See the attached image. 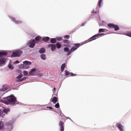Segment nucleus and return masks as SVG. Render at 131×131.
<instances>
[{"instance_id": "28", "label": "nucleus", "mask_w": 131, "mask_h": 131, "mask_svg": "<svg viewBox=\"0 0 131 131\" xmlns=\"http://www.w3.org/2000/svg\"><path fill=\"white\" fill-rule=\"evenodd\" d=\"M40 38H41V37L40 36H36L35 37V39L36 41H37L39 40L40 39Z\"/></svg>"}, {"instance_id": "35", "label": "nucleus", "mask_w": 131, "mask_h": 131, "mask_svg": "<svg viewBox=\"0 0 131 131\" xmlns=\"http://www.w3.org/2000/svg\"><path fill=\"white\" fill-rule=\"evenodd\" d=\"M125 35L127 36H128L129 37H131V33H126L125 34Z\"/></svg>"}, {"instance_id": "17", "label": "nucleus", "mask_w": 131, "mask_h": 131, "mask_svg": "<svg viewBox=\"0 0 131 131\" xmlns=\"http://www.w3.org/2000/svg\"><path fill=\"white\" fill-rule=\"evenodd\" d=\"M50 39L49 37H45L42 38V40L43 41H44L46 42H47Z\"/></svg>"}, {"instance_id": "19", "label": "nucleus", "mask_w": 131, "mask_h": 131, "mask_svg": "<svg viewBox=\"0 0 131 131\" xmlns=\"http://www.w3.org/2000/svg\"><path fill=\"white\" fill-rule=\"evenodd\" d=\"M26 77H24L23 78L21 79H17L16 80V81L18 82H21L23 80H25L27 79Z\"/></svg>"}, {"instance_id": "43", "label": "nucleus", "mask_w": 131, "mask_h": 131, "mask_svg": "<svg viewBox=\"0 0 131 131\" xmlns=\"http://www.w3.org/2000/svg\"><path fill=\"white\" fill-rule=\"evenodd\" d=\"M46 108H49L50 109V110H53V109L52 107H48H48H47Z\"/></svg>"}, {"instance_id": "44", "label": "nucleus", "mask_w": 131, "mask_h": 131, "mask_svg": "<svg viewBox=\"0 0 131 131\" xmlns=\"http://www.w3.org/2000/svg\"><path fill=\"white\" fill-rule=\"evenodd\" d=\"M57 39L59 41H60L62 40V38L61 37H60L57 38Z\"/></svg>"}, {"instance_id": "25", "label": "nucleus", "mask_w": 131, "mask_h": 131, "mask_svg": "<svg viewBox=\"0 0 131 131\" xmlns=\"http://www.w3.org/2000/svg\"><path fill=\"white\" fill-rule=\"evenodd\" d=\"M57 48L58 49L60 48L61 47V45L59 43H56Z\"/></svg>"}, {"instance_id": "31", "label": "nucleus", "mask_w": 131, "mask_h": 131, "mask_svg": "<svg viewBox=\"0 0 131 131\" xmlns=\"http://www.w3.org/2000/svg\"><path fill=\"white\" fill-rule=\"evenodd\" d=\"M22 21H21L20 20H16L15 23L16 24H19L21 23Z\"/></svg>"}, {"instance_id": "26", "label": "nucleus", "mask_w": 131, "mask_h": 131, "mask_svg": "<svg viewBox=\"0 0 131 131\" xmlns=\"http://www.w3.org/2000/svg\"><path fill=\"white\" fill-rule=\"evenodd\" d=\"M46 55L44 54H42L41 56V58L43 60H45L46 59Z\"/></svg>"}, {"instance_id": "7", "label": "nucleus", "mask_w": 131, "mask_h": 131, "mask_svg": "<svg viewBox=\"0 0 131 131\" xmlns=\"http://www.w3.org/2000/svg\"><path fill=\"white\" fill-rule=\"evenodd\" d=\"M64 122L60 121L59 122V126L60 127V131H63L64 130Z\"/></svg>"}, {"instance_id": "41", "label": "nucleus", "mask_w": 131, "mask_h": 131, "mask_svg": "<svg viewBox=\"0 0 131 131\" xmlns=\"http://www.w3.org/2000/svg\"><path fill=\"white\" fill-rule=\"evenodd\" d=\"M68 53H67V55L68 56L72 52L70 50H69V51H68Z\"/></svg>"}, {"instance_id": "23", "label": "nucleus", "mask_w": 131, "mask_h": 131, "mask_svg": "<svg viewBox=\"0 0 131 131\" xmlns=\"http://www.w3.org/2000/svg\"><path fill=\"white\" fill-rule=\"evenodd\" d=\"M114 28V30L115 31H117L119 30V27L117 25H115Z\"/></svg>"}, {"instance_id": "12", "label": "nucleus", "mask_w": 131, "mask_h": 131, "mask_svg": "<svg viewBox=\"0 0 131 131\" xmlns=\"http://www.w3.org/2000/svg\"><path fill=\"white\" fill-rule=\"evenodd\" d=\"M57 101V99L56 96H54L51 99V102L54 104H55Z\"/></svg>"}, {"instance_id": "4", "label": "nucleus", "mask_w": 131, "mask_h": 131, "mask_svg": "<svg viewBox=\"0 0 131 131\" xmlns=\"http://www.w3.org/2000/svg\"><path fill=\"white\" fill-rule=\"evenodd\" d=\"M105 35L104 33H101V34H95L89 39V41H91L92 40L95 39L96 38H95L96 37H99L101 35Z\"/></svg>"}, {"instance_id": "5", "label": "nucleus", "mask_w": 131, "mask_h": 131, "mask_svg": "<svg viewBox=\"0 0 131 131\" xmlns=\"http://www.w3.org/2000/svg\"><path fill=\"white\" fill-rule=\"evenodd\" d=\"M63 43H64V45L66 47H70L72 45L71 42L67 40H64L63 41Z\"/></svg>"}, {"instance_id": "13", "label": "nucleus", "mask_w": 131, "mask_h": 131, "mask_svg": "<svg viewBox=\"0 0 131 131\" xmlns=\"http://www.w3.org/2000/svg\"><path fill=\"white\" fill-rule=\"evenodd\" d=\"M6 59L4 58L0 59V62L2 64L4 63L5 62Z\"/></svg>"}, {"instance_id": "48", "label": "nucleus", "mask_w": 131, "mask_h": 131, "mask_svg": "<svg viewBox=\"0 0 131 131\" xmlns=\"http://www.w3.org/2000/svg\"><path fill=\"white\" fill-rule=\"evenodd\" d=\"M56 89V88H53V93H54V92L55 91Z\"/></svg>"}, {"instance_id": "3", "label": "nucleus", "mask_w": 131, "mask_h": 131, "mask_svg": "<svg viewBox=\"0 0 131 131\" xmlns=\"http://www.w3.org/2000/svg\"><path fill=\"white\" fill-rule=\"evenodd\" d=\"M35 41L34 40L31 39L29 40L27 44L29 45V47L31 48H33L35 46Z\"/></svg>"}, {"instance_id": "16", "label": "nucleus", "mask_w": 131, "mask_h": 131, "mask_svg": "<svg viewBox=\"0 0 131 131\" xmlns=\"http://www.w3.org/2000/svg\"><path fill=\"white\" fill-rule=\"evenodd\" d=\"M65 67V64L63 63L61 66V70L62 72H63L64 70V68Z\"/></svg>"}, {"instance_id": "46", "label": "nucleus", "mask_w": 131, "mask_h": 131, "mask_svg": "<svg viewBox=\"0 0 131 131\" xmlns=\"http://www.w3.org/2000/svg\"><path fill=\"white\" fill-rule=\"evenodd\" d=\"M86 23V22H85V23H82L81 24V26H85V24Z\"/></svg>"}, {"instance_id": "20", "label": "nucleus", "mask_w": 131, "mask_h": 131, "mask_svg": "<svg viewBox=\"0 0 131 131\" xmlns=\"http://www.w3.org/2000/svg\"><path fill=\"white\" fill-rule=\"evenodd\" d=\"M13 123L12 122L10 121L6 123H5V125L6 126L12 125V124Z\"/></svg>"}, {"instance_id": "22", "label": "nucleus", "mask_w": 131, "mask_h": 131, "mask_svg": "<svg viewBox=\"0 0 131 131\" xmlns=\"http://www.w3.org/2000/svg\"><path fill=\"white\" fill-rule=\"evenodd\" d=\"M24 64H25L28 65H30L31 64V62H30L29 61H25L23 62Z\"/></svg>"}, {"instance_id": "47", "label": "nucleus", "mask_w": 131, "mask_h": 131, "mask_svg": "<svg viewBox=\"0 0 131 131\" xmlns=\"http://www.w3.org/2000/svg\"><path fill=\"white\" fill-rule=\"evenodd\" d=\"M7 90V89H2V91H5Z\"/></svg>"}, {"instance_id": "38", "label": "nucleus", "mask_w": 131, "mask_h": 131, "mask_svg": "<svg viewBox=\"0 0 131 131\" xmlns=\"http://www.w3.org/2000/svg\"><path fill=\"white\" fill-rule=\"evenodd\" d=\"M70 38V36L66 35L64 37V38L65 39H69Z\"/></svg>"}, {"instance_id": "1", "label": "nucleus", "mask_w": 131, "mask_h": 131, "mask_svg": "<svg viewBox=\"0 0 131 131\" xmlns=\"http://www.w3.org/2000/svg\"><path fill=\"white\" fill-rule=\"evenodd\" d=\"M1 102L7 105L10 104L16 105L18 103L15 97L13 95L4 97V100H1Z\"/></svg>"}, {"instance_id": "40", "label": "nucleus", "mask_w": 131, "mask_h": 131, "mask_svg": "<svg viewBox=\"0 0 131 131\" xmlns=\"http://www.w3.org/2000/svg\"><path fill=\"white\" fill-rule=\"evenodd\" d=\"M65 72H66V75H68L69 74H70V73L67 70H65Z\"/></svg>"}, {"instance_id": "15", "label": "nucleus", "mask_w": 131, "mask_h": 131, "mask_svg": "<svg viewBox=\"0 0 131 131\" xmlns=\"http://www.w3.org/2000/svg\"><path fill=\"white\" fill-rule=\"evenodd\" d=\"M7 53V52H0V57L2 56L6 55Z\"/></svg>"}, {"instance_id": "45", "label": "nucleus", "mask_w": 131, "mask_h": 131, "mask_svg": "<svg viewBox=\"0 0 131 131\" xmlns=\"http://www.w3.org/2000/svg\"><path fill=\"white\" fill-rule=\"evenodd\" d=\"M19 62V61L18 60H16L14 62V63H18Z\"/></svg>"}, {"instance_id": "10", "label": "nucleus", "mask_w": 131, "mask_h": 131, "mask_svg": "<svg viewBox=\"0 0 131 131\" xmlns=\"http://www.w3.org/2000/svg\"><path fill=\"white\" fill-rule=\"evenodd\" d=\"M29 67V65L25 64H21L20 66V68L22 69H28Z\"/></svg>"}, {"instance_id": "29", "label": "nucleus", "mask_w": 131, "mask_h": 131, "mask_svg": "<svg viewBox=\"0 0 131 131\" xmlns=\"http://www.w3.org/2000/svg\"><path fill=\"white\" fill-rule=\"evenodd\" d=\"M105 29H100L99 30V33H100L102 32H104L105 31Z\"/></svg>"}, {"instance_id": "36", "label": "nucleus", "mask_w": 131, "mask_h": 131, "mask_svg": "<svg viewBox=\"0 0 131 131\" xmlns=\"http://www.w3.org/2000/svg\"><path fill=\"white\" fill-rule=\"evenodd\" d=\"M69 50V49L67 47H65L64 48V50L65 51L68 52Z\"/></svg>"}, {"instance_id": "50", "label": "nucleus", "mask_w": 131, "mask_h": 131, "mask_svg": "<svg viewBox=\"0 0 131 131\" xmlns=\"http://www.w3.org/2000/svg\"><path fill=\"white\" fill-rule=\"evenodd\" d=\"M1 111L0 110V115L1 114Z\"/></svg>"}, {"instance_id": "49", "label": "nucleus", "mask_w": 131, "mask_h": 131, "mask_svg": "<svg viewBox=\"0 0 131 131\" xmlns=\"http://www.w3.org/2000/svg\"><path fill=\"white\" fill-rule=\"evenodd\" d=\"M92 13H97V12H94V10H93V11H92Z\"/></svg>"}, {"instance_id": "6", "label": "nucleus", "mask_w": 131, "mask_h": 131, "mask_svg": "<svg viewBox=\"0 0 131 131\" xmlns=\"http://www.w3.org/2000/svg\"><path fill=\"white\" fill-rule=\"evenodd\" d=\"M37 72H38V71L35 68H34L31 70L29 74L30 75H36Z\"/></svg>"}, {"instance_id": "30", "label": "nucleus", "mask_w": 131, "mask_h": 131, "mask_svg": "<svg viewBox=\"0 0 131 131\" xmlns=\"http://www.w3.org/2000/svg\"><path fill=\"white\" fill-rule=\"evenodd\" d=\"M102 0H99L98 2V5L100 7L101 6V4L102 3Z\"/></svg>"}, {"instance_id": "18", "label": "nucleus", "mask_w": 131, "mask_h": 131, "mask_svg": "<svg viewBox=\"0 0 131 131\" xmlns=\"http://www.w3.org/2000/svg\"><path fill=\"white\" fill-rule=\"evenodd\" d=\"M4 126V124L3 122L1 121L0 122V130L2 129L3 128Z\"/></svg>"}, {"instance_id": "42", "label": "nucleus", "mask_w": 131, "mask_h": 131, "mask_svg": "<svg viewBox=\"0 0 131 131\" xmlns=\"http://www.w3.org/2000/svg\"><path fill=\"white\" fill-rule=\"evenodd\" d=\"M70 74L71 75V76H76L77 75L76 74H74L73 73H70Z\"/></svg>"}, {"instance_id": "8", "label": "nucleus", "mask_w": 131, "mask_h": 131, "mask_svg": "<svg viewBox=\"0 0 131 131\" xmlns=\"http://www.w3.org/2000/svg\"><path fill=\"white\" fill-rule=\"evenodd\" d=\"M77 47H72L70 50L72 52L73 51L76 50L79 47L81 46L82 44L80 43H76L74 44Z\"/></svg>"}, {"instance_id": "32", "label": "nucleus", "mask_w": 131, "mask_h": 131, "mask_svg": "<svg viewBox=\"0 0 131 131\" xmlns=\"http://www.w3.org/2000/svg\"><path fill=\"white\" fill-rule=\"evenodd\" d=\"M8 67L10 69H13L14 68V67L12 64H9L8 65Z\"/></svg>"}, {"instance_id": "27", "label": "nucleus", "mask_w": 131, "mask_h": 131, "mask_svg": "<svg viewBox=\"0 0 131 131\" xmlns=\"http://www.w3.org/2000/svg\"><path fill=\"white\" fill-rule=\"evenodd\" d=\"M23 74H20L18 76H17L16 78L18 79H21V78L22 77Z\"/></svg>"}, {"instance_id": "14", "label": "nucleus", "mask_w": 131, "mask_h": 131, "mask_svg": "<svg viewBox=\"0 0 131 131\" xmlns=\"http://www.w3.org/2000/svg\"><path fill=\"white\" fill-rule=\"evenodd\" d=\"M115 24L113 23L108 24V27L111 28H114Z\"/></svg>"}, {"instance_id": "37", "label": "nucleus", "mask_w": 131, "mask_h": 131, "mask_svg": "<svg viewBox=\"0 0 131 131\" xmlns=\"http://www.w3.org/2000/svg\"><path fill=\"white\" fill-rule=\"evenodd\" d=\"M4 112L6 113H7L9 111V109H4L3 110Z\"/></svg>"}, {"instance_id": "9", "label": "nucleus", "mask_w": 131, "mask_h": 131, "mask_svg": "<svg viewBox=\"0 0 131 131\" xmlns=\"http://www.w3.org/2000/svg\"><path fill=\"white\" fill-rule=\"evenodd\" d=\"M117 127L119 128L120 131H124L123 126L120 123H117L116 124Z\"/></svg>"}, {"instance_id": "2", "label": "nucleus", "mask_w": 131, "mask_h": 131, "mask_svg": "<svg viewBox=\"0 0 131 131\" xmlns=\"http://www.w3.org/2000/svg\"><path fill=\"white\" fill-rule=\"evenodd\" d=\"M22 52V51L20 50H17L13 52V54L12 55V57H19L21 55V53Z\"/></svg>"}, {"instance_id": "11", "label": "nucleus", "mask_w": 131, "mask_h": 131, "mask_svg": "<svg viewBox=\"0 0 131 131\" xmlns=\"http://www.w3.org/2000/svg\"><path fill=\"white\" fill-rule=\"evenodd\" d=\"M48 47H51V50L52 51H54L56 48V46L53 44H50L48 45Z\"/></svg>"}, {"instance_id": "39", "label": "nucleus", "mask_w": 131, "mask_h": 131, "mask_svg": "<svg viewBox=\"0 0 131 131\" xmlns=\"http://www.w3.org/2000/svg\"><path fill=\"white\" fill-rule=\"evenodd\" d=\"M11 18L12 21H14L15 23V21H16V20L15 18L14 17H12Z\"/></svg>"}, {"instance_id": "21", "label": "nucleus", "mask_w": 131, "mask_h": 131, "mask_svg": "<svg viewBox=\"0 0 131 131\" xmlns=\"http://www.w3.org/2000/svg\"><path fill=\"white\" fill-rule=\"evenodd\" d=\"M45 52V49L44 48H42L39 51V52L40 53H43Z\"/></svg>"}, {"instance_id": "34", "label": "nucleus", "mask_w": 131, "mask_h": 131, "mask_svg": "<svg viewBox=\"0 0 131 131\" xmlns=\"http://www.w3.org/2000/svg\"><path fill=\"white\" fill-rule=\"evenodd\" d=\"M28 72L25 71H24L23 72V74L24 75H27L28 74Z\"/></svg>"}, {"instance_id": "33", "label": "nucleus", "mask_w": 131, "mask_h": 131, "mask_svg": "<svg viewBox=\"0 0 131 131\" xmlns=\"http://www.w3.org/2000/svg\"><path fill=\"white\" fill-rule=\"evenodd\" d=\"M59 105L58 103H56L55 105V107L56 108H58L59 107Z\"/></svg>"}, {"instance_id": "24", "label": "nucleus", "mask_w": 131, "mask_h": 131, "mask_svg": "<svg viewBox=\"0 0 131 131\" xmlns=\"http://www.w3.org/2000/svg\"><path fill=\"white\" fill-rule=\"evenodd\" d=\"M50 42L52 43H54L56 42V39L54 38H51L50 40Z\"/></svg>"}]
</instances>
